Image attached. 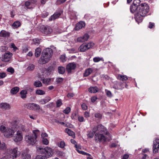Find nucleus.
Masks as SVG:
<instances>
[{
	"instance_id": "obj_1",
	"label": "nucleus",
	"mask_w": 159,
	"mask_h": 159,
	"mask_svg": "<svg viewBox=\"0 0 159 159\" xmlns=\"http://www.w3.org/2000/svg\"><path fill=\"white\" fill-rule=\"evenodd\" d=\"M53 54L52 50L49 48L44 49L42 53L39 62L41 64H45L48 62L51 59Z\"/></svg>"
},
{
	"instance_id": "obj_2",
	"label": "nucleus",
	"mask_w": 159,
	"mask_h": 159,
	"mask_svg": "<svg viewBox=\"0 0 159 159\" xmlns=\"http://www.w3.org/2000/svg\"><path fill=\"white\" fill-rule=\"evenodd\" d=\"M33 134L25 136L26 141L29 144L33 145L36 142L37 136L40 134V132L39 130H35L33 131Z\"/></svg>"
},
{
	"instance_id": "obj_3",
	"label": "nucleus",
	"mask_w": 159,
	"mask_h": 159,
	"mask_svg": "<svg viewBox=\"0 0 159 159\" xmlns=\"http://www.w3.org/2000/svg\"><path fill=\"white\" fill-rule=\"evenodd\" d=\"M20 152L16 147L13 149H8L6 155L1 159H14L19 156Z\"/></svg>"
},
{
	"instance_id": "obj_4",
	"label": "nucleus",
	"mask_w": 159,
	"mask_h": 159,
	"mask_svg": "<svg viewBox=\"0 0 159 159\" xmlns=\"http://www.w3.org/2000/svg\"><path fill=\"white\" fill-rule=\"evenodd\" d=\"M107 136H104L102 133V134L97 133L95 136V140L96 142H104L109 141L111 139L110 134L106 132Z\"/></svg>"
},
{
	"instance_id": "obj_5",
	"label": "nucleus",
	"mask_w": 159,
	"mask_h": 159,
	"mask_svg": "<svg viewBox=\"0 0 159 159\" xmlns=\"http://www.w3.org/2000/svg\"><path fill=\"white\" fill-rule=\"evenodd\" d=\"M138 14L142 16H145L149 11V8L146 3H142L139 6Z\"/></svg>"
},
{
	"instance_id": "obj_6",
	"label": "nucleus",
	"mask_w": 159,
	"mask_h": 159,
	"mask_svg": "<svg viewBox=\"0 0 159 159\" xmlns=\"http://www.w3.org/2000/svg\"><path fill=\"white\" fill-rule=\"evenodd\" d=\"M39 152L41 154L45 155V156L46 158L51 157L53 154V151L52 148L48 147L43 148L41 147H39L37 149Z\"/></svg>"
},
{
	"instance_id": "obj_7",
	"label": "nucleus",
	"mask_w": 159,
	"mask_h": 159,
	"mask_svg": "<svg viewBox=\"0 0 159 159\" xmlns=\"http://www.w3.org/2000/svg\"><path fill=\"white\" fill-rule=\"evenodd\" d=\"M12 123L13 122L11 123V128H7V131L3 134L4 136L7 138H10L12 137L15 131H16V128L17 126L16 125H14Z\"/></svg>"
},
{
	"instance_id": "obj_8",
	"label": "nucleus",
	"mask_w": 159,
	"mask_h": 159,
	"mask_svg": "<svg viewBox=\"0 0 159 159\" xmlns=\"http://www.w3.org/2000/svg\"><path fill=\"white\" fill-rule=\"evenodd\" d=\"M12 124H13L14 125H16L17 126L16 128V131L17 129H18V130H19L20 132L21 131L26 132L28 131V130L26 129L25 126L24 125L19 124L18 121L16 120L14 121L13 122Z\"/></svg>"
},
{
	"instance_id": "obj_9",
	"label": "nucleus",
	"mask_w": 159,
	"mask_h": 159,
	"mask_svg": "<svg viewBox=\"0 0 159 159\" xmlns=\"http://www.w3.org/2000/svg\"><path fill=\"white\" fill-rule=\"evenodd\" d=\"M94 44L93 43H88L86 44H82L80 46L79 48V49L81 52H84L88 50L90 48H91Z\"/></svg>"
},
{
	"instance_id": "obj_10",
	"label": "nucleus",
	"mask_w": 159,
	"mask_h": 159,
	"mask_svg": "<svg viewBox=\"0 0 159 159\" xmlns=\"http://www.w3.org/2000/svg\"><path fill=\"white\" fill-rule=\"evenodd\" d=\"M12 56V53L10 52H6L2 57V61L5 62H10L11 61V58Z\"/></svg>"
},
{
	"instance_id": "obj_11",
	"label": "nucleus",
	"mask_w": 159,
	"mask_h": 159,
	"mask_svg": "<svg viewBox=\"0 0 159 159\" xmlns=\"http://www.w3.org/2000/svg\"><path fill=\"white\" fill-rule=\"evenodd\" d=\"M40 31L44 34H48L52 32V29L49 26H42L40 28Z\"/></svg>"
},
{
	"instance_id": "obj_12",
	"label": "nucleus",
	"mask_w": 159,
	"mask_h": 159,
	"mask_svg": "<svg viewBox=\"0 0 159 159\" xmlns=\"http://www.w3.org/2000/svg\"><path fill=\"white\" fill-rule=\"evenodd\" d=\"M13 140L16 142H20L23 139V136L22 133L19 130H18L17 133L13 136Z\"/></svg>"
},
{
	"instance_id": "obj_13",
	"label": "nucleus",
	"mask_w": 159,
	"mask_h": 159,
	"mask_svg": "<svg viewBox=\"0 0 159 159\" xmlns=\"http://www.w3.org/2000/svg\"><path fill=\"white\" fill-rule=\"evenodd\" d=\"M76 67V64L74 63H70L66 66V69L67 71L69 73H71Z\"/></svg>"
},
{
	"instance_id": "obj_14",
	"label": "nucleus",
	"mask_w": 159,
	"mask_h": 159,
	"mask_svg": "<svg viewBox=\"0 0 159 159\" xmlns=\"http://www.w3.org/2000/svg\"><path fill=\"white\" fill-rule=\"evenodd\" d=\"M159 150V139L156 138L153 141V152L154 153H156L158 152Z\"/></svg>"
},
{
	"instance_id": "obj_15",
	"label": "nucleus",
	"mask_w": 159,
	"mask_h": 159,
	"mask_svg": "<svg viewBox=\"0 0 159 159\" xmlns=\"http://www.w3.org/2000/svg\"><path fill=\"white\" fill-rule=\"evenodd\" d=\"M85 26V23L83 21H80L79 23H77L75 28V30H78L81 29Z\"/></svg>"
},
{
	"instance_id": "obj_16",
	"label": "nucleus",
	"mask_w": 159,
	"mask_h": 159,
	"mask_svg": "<svg viewBox=\"0 0 159 159\" xmlns=\"http://www.w3.org/2000/svg\"><path fill=\"white\" fill-rule=\"evenodd\" d=\"M0 107L2 109L5 110H9L11 108L10 105L6 103H1L0 104Z\"/></svg>"
},
{
	"instance_id": "obj_17",
	"label": "nucleus",
	"mask_w": 159,
	"mask_h": 159,
	"mask_svg": "<svg viewBox=\"0 0 159 159\" xmlns=\"http://www.w3.org/2000/svg\"><path fill=\"white\" fill-rule=\"evenodd\" d=\"M10 33L5 30H2L0 32V36L4 38H8L10 37Z\"/></svg>"
},
{
	"instance_id": "obj_18",
	"label": "nucleus",
	"mask_w": 159,
	"mask_h": 159,
	"mask_svg": "<svg viewBox=\"0 0 159 159\" xmlns=\"http://www.w3.org/2000/svg\"><path fill=\"white\" fill-rule=\"evenodd\" d=\"M61 15V14L60 12H56L50 17L49 19V20L51 21L54 20L58 18Z\"/></svg>"
},
{
	"instance_id": "obj_19",
	"label": "nucleus",
	"mask_w": 159,
	"mask_h": 159,
	"mask_svg": "<svg viewBox=\"0 0 159 159\" xmlns=\"http://www.w3.org/2000/svg\"><path fill=\"white\" fill-rule=\"evenodd\" d=\"M22 159H30L31 156L27 152H24L21 155Z\"/></svg>"
},
{
	"instance_id": "obj_20",
	"label": "nucleus",
	"mask_w": 159,
	"mask_h": 159,
	"mask_svg": "<svg viewBox=\"0 0 159 159\" xmlns=\"http://www.w3.org/2000/svg\"><path fill=\"white\" fill-rule=\"evenodd\" d=\"M117 78L118 79L123 81H126L128 79L126 75L120 74L118 75H117Z\"/></svg>"
},
{
	"instance_id": "obj_21",
	"label": "nucleus",
	"mask_w": 159,
	"mask_h": 159,
	"mask_svg": "<svg viewBox=\"0 0 159 159\" xmlns=\"http://www.w3.org/2000/svg\"><path fill=\"white\" fill-rule=\"evenodd\" d=\"M93 72V70L90 68H89L86 70L84 74V76L87 77L89 76Z\"/></svg>"
},
{
	"instance_id": "obj_22",
	"label": "nucleus",
	"mask_w": 159,
	"mask_h": 159,
	"mask_svg": "<svg viewBox=\"0 0 159 159\" xmlns=\"http://www.w3.org/2000/svg\"><path fill=\"white\" fill-rule=\"evenodd\" d=\"M66 132L69 135L71 136L73 138H74L75 136V133L70 129L66 128L65 129Z\"/></svg>"
},
{
	"instance_id": "obj_23",
	"label": "nucleus",
	"mask_w": 159,
	"mask_h": 159,
	"mask_svg": "<svg viewBox=\"0 0 159 159\" xmlns=\"http://www.w3.org/2000/svg\"><path fill=\"white\" fill-rule=\"evenodd\" d=\"M105 130V128L104 126H103L102 125H98V133H103L104 132Z\"/></svg>"
},
{
	"instance_id": "obj_24",
	"label": "nucleus",
	"mask_w": 159,
	"mask_h": 159,
	"mask_svg": "<svg viewBox=\"0 0 159 159\" xmlns=\"http://www.w3.org/2000/svg\"><path fill=\"white\" fill-rule=\"evenodd\" d=\"M43 83L46 85H49L51 83V79L50 78H44L42 80Z\"/></svg>"
},
{
	"instance_id": "obj_25",
	"label": "nucleus",
	"mask_w": 159,
	"mask_h": 159,
	"mask_svg": "<svg viewBox=\"0 0 159 159\" xmlns=\"http://www.w3.org/2000/svg\"><path fill=\"white\" fill-rule=\"evenodd\" d=\"M50 100V98L48 97L46 99H41L39 101V102L40 104L43 105L48 102Z\"/></svg>"
},
{
	"instance_id": "obj_26",
	"label": "nucleus",
	"mask_w": 159,
	"mask_h": 159,
	"mask_svg": "<svg viewBox=\"0 0 159 159\" xmlns=\"http://www.w3.org/2000/svg\"><path fill=\"white\" fill-rule=\"evenodd\" d=\"M98 89L97 87H91L89 88V91L91 93H95L98 92Z\"/></svg>"
},
{
	"instance_id": "obj_27",
	"label": "nucleus",
	"mask_w": 159,
	"mask_h": 159,
	"mask_svg": "<svg viewBox=\"0 0 159 159\" xmlns=\"http://www.w3.org/2000/svg\"><path fill=\"white\" fill-rule=\"evenodd\" d=\"M19 88L17 87H16L12 88L11 90V93L12 94H16L19 91Z\"/></svg>"
},
{
	"instance_id": "obj_28",
	"label": "nucleus",
	"mask_w": 159,
	"mask_h": 159,
	"mask_svg": "<svg viewBox=\"0 0 159 159\" xmlns=\"http://www.w3.org/2000/svg\"><path fill=\"white\" fill-rule=\"evenodd\" d=\"M143 16H142L138 13V14L136 15L135 17V19L136 21L139 22H141L143 20Z\"/></svg>"
},
{
	"instance_id": "obj_29",
	"label": "nucleus",
	"mask_w": 159,
	"mask_h": 159,
	"mask_svg": "<svg viewBox=\"0 0 159 159\" xmlns=\"http://www.w3.org/2000/svg\"><path fill=\"white\" fill-rule=\"evenodd\" d=\"M58 73L60 74H63L65 71V68L63 66H59L58 68Z\"/></svg>"
},
{
	"instance_id": "obj_30",
	"label": "nucleus",
	"mask_w": 159,
	"mask_h": 159,
	"mask_svg": "<svg viewBox=\"0 0 159 159\" xmlns=\"http://www.w3.org/2000/svg\"><path fill=\"white\" fill-rule=\"evenodd\" d=\"M41 49L40 48H37L35 50V57H39L41 54Z\"/></svg>"
},
{
	"instance_id": "obj_31",
	"label": "nucleus",
	"mask_w": 159,
	"mask_h": 159,
	"mask_svg": "<svg viewBox=\"0 0 159 159\" xmlns=\"http://www.w3.org/2000/svg\"><path fill=\"white\" fill-rule=\"evenodd\" d=\"M8 127L6 128L3 125H1L0 126V131L4 134V133L6 132Z\"/></svg>"
},
{
	"instance_id": "obj_32",
	"label": "nucleus",
	"mask_w": 159,
	"mask_h": 159,
	"mask_svg": "<svg viewBox=\"0 0 159 159\" xmlns=\"http://www.w3.org/2000/svg\"><path fill=\"white\" fill-rule=\"evenodd\" d=\"M27 92L25 90H22L20 92L21 95V98L24 99L26 98Z\"/></svg>"
},
{
	"instance_id": "obj_33",
	"label": "nucleus",
	"mask_w": 159,
	"mask_h": 159,
	"mask_svg": "<svg viewBox=\"0 0 159 159\" xmlns=\"http://www.w3.org/2000/svg\"><path fill=\"white\" fill-rule=\"evenodd\" d=\"M138 8H139L138 7L133 4L130 7V11L133 13L137 10Z\"/></svg>"
},
{
	"instance_id": "obj_34",
	"label": "nucleus",
	"mask_w": 159,
	"mask_h": 159,
	"mask_svg": "<svg viewBox=\"0 0 159 159\" xmlns=\"http://www.w3.org/2000/svg\"><path fill=\"white\" fill-rule=\"evenodd\" d=\"M34 85L36 87H40L42 86V84L40 81H37L34 82Z\"/></svg>"
},
{
	"instance_id": "obj_35",
	"label": "nucleus",
	"mask_w": 159,
	"mask_h": 159,
	"mask_svg": "<svg viewBox=\"0 0 159 159\" xmlns=\"http://www.w3.org/2000/svg\"><path fill=\"white\" fill-rule=\"evenodd\" d=\"M35 93L38 95H43L45 93L44 91L41 89H37L36 90Z\"/></svg>"
},
{
	"instance_id": "obj_36",
	"label": "nucleus",
	"mask_w": 159,
	"mask_h": 159,
	"mask_svg": "<svg viewBox=\"0 0 159 159\" xmlns=\"http://www.w3.org/2000/svg\"><path fill=\"white\" fill-rule=\"evenodd\" d=\"M20 25V23L19 21H16L12 25L13 28H17L19 27Z\"/></svg>"
},
{
	"instance_id": "obj_37",
	"label": "nucleus",
	"mask_w": 159,
	"mask_h": 159,
	"mask_svg": "<svg viewBox=\"0 0 159 159\" xmlns=\"http://www.w3.org/2000/svg\"><path fill=\"white\" fill-rule=\"evenodd\" d=\"M101 61H104L102 58H100L99 57H95L93 58V61L95 62H97Z\"/></svg>"
},
{
	"instance_id": "obj_38",
	"label": "nucleus",
	"mask_w": 159,
	"mask_h": 159,
	"mask_svg": "<svg viewBox=\"0 0 159 159\" xmlns=\"http://www.w3.org/2000/svg\"><path fill=\"white\" fill-rule=\"evenodd\" d=\"M35 68V66L33 64H30L27 67V70L28 71H32Z\"/></svg>"
},
{
	"instance_id": "obj_39",
	"label": "nucleus",
	"mask_w": 159,
	"mask_h": 159,
	"mask_svg": "<svg viewBox=\"0 0 159 159\" xmlns=\"http://www.w3.org/2000/svg\"><path fill=\"white\" fill-rule=\"evenodd\" d=\"M89 36L88 34H85L82 37L83 42H84L87 41L89 39Z\"/></svg>"
},
{
	"instance_id": "obj_40",
	"label": "nucleus",
	"mask_w": 159,
	"mask_h": 159,
	"mask_svg": "<svg viewBox=\"0 0 159 159\" xmlns=\"http://www.w3.org/2000/svg\"><path fill=\"white\" fill-rule=\"evenodd\" d=\"M95 133L93 132V131H88V134H87V136L88 137L92 138L93 137L94 134Z\"/></svg>"
},
{
	"instance_id": "obj_41",
	"label": "nucleus",
	"mask_w": 159,
	"mask_h": 159,
	"mask_svg": "<svg viewBox=\"0 0 159 159\" xmlns=\"http://www.w3.org/2000/svg\"><path fill=\"white\" fill-rule=\"evenodd\" d=\"M141 2L140 0H134L133 1V4L138 7L140 5L139 4Z\"/></svg>"
},
{
	"instance_id": "obj_42",
	"label": "nucleus",
	"mask_w": 159,
	"mask_h": 159,
	"mask_svg": "<svg viewBox=\"0 0 159 159\" xmlns=\"http://www.w3.org/2000/svg\"><path fill=\"white\" fill-rule=\"evenodd\" d=\"M34 103H30L28 104L27 108L30 110H34Z\"/></svg>"
},
{
	"instance_id": "obj_43",
	"label": "nucleus",
	"mask_w": 159,
	"mask_h": 159,
	"mask_svg": "<svg viewBox=\"0 0 159 159\" xmlns=\"http://www.w3.org/2000/svg\"><path fill=\"white\" fill-rule=\"evenodd\" d=\"M70 110L71 109L70 107H67L64 110L63 112L65 114H68L70 112Z\"/></svg>"
},
{
	"instance_id": "obj_44",
	"label": "nucleus",
	"mask_w": 159,
	"mask_h": 159,
	"mask_svg": "<svg viewBox=\"0 0 159 159\" xmlns=\"http://www.w3.org/2000/svg\"><path fill=\"white\" fill-rule=\"evenodd\" d=\"M78 116L77 113L75 112L71 115V117L72 119H75Z\"/></svg>"
},
{
	"instance_id": "obj_45",
	"label": "nucleus",
	"mask_w": 159,
	"mask_h": 159,
	"mask_svg": "<svg viewBox=\"0 0 159 159\" xmlns=\"http://www.w3.org/2000/svg\"><path fill=\"white\" fill-rule=\"evenodd\" d=\"M95 117L98 119H101L102 118V115L99 113H96L95 114Z\"/></svg>"
},
{
	"instance_id": "obj_46",
	"label": "nucleus",
	"mask_w": 159,
	"mask_h": 159,
	"mask_svg": "<svg viewBox=\"0 0 159 159\" xmlns=\"http://www.w3.org/2000/svg\"><path fill=\"white\" fill-rule=\"evenodd\" d=\"M7 71L11 74H13L14 72V69L12 67H10L7 69Z\"/></svg>"
},
{
	"instance_id": "obj_47",
	"label": "nucleus",
	"mask_w": 159,
	"mask_h": 159,
	"mask_svg": "<svg viewBox=\"0 0 159 159\" xmlns=\"http://www.w3.org/2000/svg\"><path fill=\"white\" fill-rule=\"evenodd\" d=\"M10 47L11 48H13V50L14 51H16V50L18 49L17 48L15 44L14 43H11L10 45Z\"/></svg>"
},
{
	"instance_id": "obj_48",
	"label": "nucleus",
	"mask_w": 159,
	"mask_h": 159,
	"mask_svg": "<svg viewBox=\"0 0 159 159\" xmlns=\"http://www.w3.org/2000/svg\"><path fill=\"white\" fill-rule=\"evenodd\" d=\"M58 146L59 147L61 148H63L65 146V143L64 141H61L60 142L59 144L58 145Z\"/></svg>"
},
{
	"instance_id": "obj_49",
	"label": "nucleus",
	"mask_w": 159,
	"mask_h": 159,
	"mask_svg": "<svg viewBox=\"0 0 159 159\" xmlns=\"http://www.w3.org/2000/svg\"><path fill=\"white\" fill-rule=\"evenodd\" d=\"M36 159H47V158L44 156L40 155L37 156Z\"/></svg>"
},
{
	"instance_id": "obj_50",
	"label": "nucleus",
	"mask_w": 159,
	"mask_h": 159,
	"mask_svg": "<svg viewBox=\"0 0 159 159\" xmlns=\"http://www.w3.org/2000/svg\"><path fill=\"white\" fill-rule=\"evenodd\" d=\"M105 91L106 92V94L108 97L111 98L112 97V93L110 91L107 90H106Z\"/></svg>"
},
{
	"instance_id": "obj_51",
	"label": "nucleus",
	"mask_w": 159,
	"mask_h": 159,
	"mask_svg": "<svg viewBox=\"0 0 159 159\" xmlns=\"http://www.w3.org/2000/svg\"><path fill=\"white\" fill-rule=\"evenodd\" d=\"M78 118V120L80 122H83L84 121V118L82 116H79Z\"/></svg>"
},
{
	"instance_id": "obj_52",
	"label": "nucleus",
	"mask_w": 159,
	"mask_h": 159,
	"mask_svg": "<svg viewBox=\"0 0 159 159\" xmlns=\"http://www.w3.org/2000/svg\"><path fill=\"white\" fill-rule=\"evenodd\" d=\"M40 109V107L39 105L34 103V110H38Z\"/></svg>"
},
{
	"instance_id": "obj_53",
	"label": "nucleus",
	"mask_w": 159,
	"mask_h": 159,
	"mask_svg": "<svg viewBox=\"0 0 159 159\" xmlns=\"http://www.w3.org/2000/svg\"><path fill=\"white\" fill-rule=\"evenodd\" d=\"M81 106L82 109L83 110H86L88 109V107H87V106L84 103H83L81 105Z\"/></svg>"
},
{
	"instance_id": "obj_54",
	"label": "nucleus",
	"mask_w": 159,
	"mask_h": 159,
	"mask_svg": "<svg viewBox=\"0 0 159 159\" xmlns=\"http://www.w3.org/2000/svg\"><path fill=\"white\" fill-rule=\"evenodd\" d=\"M42 141L43 144L45 145L48 144L49 143L48 140L47 139L45 138H43Z\"/></svg>"
},
{
	"instance_id": "obj_55",
	"label": "nucleus",
	"mask_w": 159,
	"mask_h": 159,
	"mask_svg": "<svg viewBox=\"0 0 159 159\" xmlns=\"http://www.w3.org/2000/svg\"><path fill=\"white\" fill-rule=\"evenodd\" d=\"M34 43L35 44H39L40 43V40L38 39H35L33 40Z\"/></svg>"
},
{
	"instance_id": "obj_56",
	"label": "nucleus",
	"mask_w": 159,
	"mask_h": 159,
	"mask_svg": "<svg viewBox=\"0 0 159 159\" xmlns=\"http://www.w3.org/2000/svg\"><path fill=\"white\" fill-rule=\"evenodd\" d=\"M56 104L57 107H58L61 106L62 104L61 100L60 99L58 100L56 102Z\"/></svg>"
},
{
	"instance_id": "obj_57",
	"label": "nucleus",
	"mask_w": 159,
	"mask_h": 159,
	"mask_svg": "<svg viewBox=\"0 0 159 159\" xmlns=\"http://www.w3.org/2000/svg\"><path fill=\"white\" fill-rule=\"evenodd\" d=\"M56 80L57 83H59L63 82V79L62 78H58Z\"/></svg>"
},
{
	"instance_id": "obj_58",
	"label": "nucleus",
	"mask_w": 159,
	"mask_h": 159,
	"mask_svg": "<svg viewBox=\"0 0 159 159\" xmlns=\"http://www.w3.org/2000/svg\"><path fill=\"white\" fill-rule=\"evenodd\" d=\"M6 76V74L4 72H2L0 73V78H3Z\"/></svg>"
},
{
	"instance_id": "obj_59",
	"label": "nucleus",
	"mask_w": 159,
	"mask_h": 159,
	"mask_svg": "<svg viewBox=\"0 0 159 159\" xmlns=\"http://www.w3.org/2000/svg\"><path fill=\"white\" fill-rule=\"evenodd\" d=\"M92 131L95 133L96 132H98V125L94 126L93 129Z\"/></svg>"
},
{
	"instance_id": "obj_60",
	"label": "nucleus",
	"mask_w": 159,
	"mask_h": 159,
	"mask_svg": "<svg viewBox=\"0 0 159 159\" xmlns=\"http://www.w3.org/2000/svg\"><path fill=\"white\" fill-rule=\"evenodd\" d=\"M154 23L150 22L149 23L148 27L150 29L154 27Z\"/></svg>"
},
{
	"instance_id": "obj_61",
	"label": "nucleus",
	"mask_w": 159,
	"mask_h": 159,
	"mask_svg": "<svg viewBox=\"0 0 159 159\" xmlns=\"http://www.w3.org/2000/svg\"><path fill=\"white\" fill-rule=\"evenodd\" d=\"M77 41L78 42L80 43L84 42L82 37H80L77 38Z\"/></svg>"
},
{
	"instance_id": "obj_62",
	"label": "nucleus",
	"mask_w": 159,
	"mask_h": 159,
	"mask_svg": "<svg viewBox=\"0 0 159 159\" xmlns=\"http://www.w3.org/2000/svg\"><path fill=\"white\" fill-rule=\"evenodd\" d=\"M66 0H57V4H60L64 2Z\"/></svg>"
},
{
	"instance_id": "obj_63",
	"label": "nucleus",
	"mask_w": 159,
	"mask_h": 159,
	"mask_svg": "<svg viewBox=\"0 0 159 159\" xmlns=\"http://www.w3.org/2000/svg\"><path fill=\"white\" fill-rule=\"evenodd\" d=\"M84 117L85 118H88L89 117V116H90L89 113L87 111H85L84 113Z\"/></svg>"
},
{
	"instance_id": "obj_64",
	"label": "nucleus",
	"mask_w": 159,
	"mask_h": 159,
	"mask_svg": "<svg viewBox=\"0 0 159 159\" xmlns=\"http://www.w3.org/2000/svg\"><path fill=\"white\" fill-rule=\"evenodd\" d=\"M129 155L127 154H125L124 155L123 157L121 159H128L129 157Z\"/></svg>"
}]
</instances>
